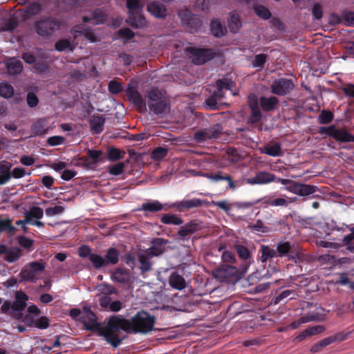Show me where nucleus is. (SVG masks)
<instances>
[{
	"mask_svg": "<svg viewBox=\"0 0 354 354\" xmlns=\"http://www.w3.org/2000/svg\"><path fill=\"white\" fill-rule=\"evenodd\" d=\"M109 91L112 94H118L122 91V86L117 81L111 80L108 85Z\"/></svg>",
	"mask_w": 354,
	"mask_h": 354,
	"instance_id": "052dcab7",
	"label": "nucleus"
},
{
	"mask_svg": "<svg viewBox=\"0 0 354 354\" xmlns=\"http://www.w3.org/2000/svg\"><path fill=\"white\" fill-rule=\"evenodd\" d=\"M260 202H261V198L258 199V200L252 201H239V202H236L234 203V205H235L236 207H237L239 209H248V208H250V207H252V206H254L255 205H257Z\"/></svg>",
	"mask_w": 354,
	"mask_h": 354,
	"instance_id": "13d9d810",
	"label": "nucleus"
},
{
	"mask_svg": "<svg viewBox=\"0 0 354 354\" xmlns=\"http://www.w3.org/2000/svg\"><path fill=\"white\" fill-rule=\"evenodd\" d=\"M111 279L115 282L127 284L131 281L130 271L127 268H117L111 274Z\"/></svg>",
	"mask_w": 354,
	"mask_h": 354,
	"instance_id": "f3484780",
	"label": "nucleus"
},
{
	"mask_svg": "<svg viewBox=\"0 0 354 354\" xmlns=\"http://www.w3.org/2000/svg\"><path fill=\"white\" fill-rule=\"evenodd\" d=\"M169 283L173 288L180 290L186 286L184 277L176 272H172L169 276Z\"/></svg>",
	"mask_w": 354,
	"mask_h": 354,
	"instance_id": "393cba45",
	"label": "nucleus"
},
{
	"mask_svg": "<svg viewBox=\"0 0 354 354\" xmlns=\"http://www.w3.org/2000/svg\"><path fill=\"white\" fill-rule=\"evenodd\" d=\"M254 11L257 16L263 19H268L271 17V13L269 10L263 6H256Z\"/></svg>",
	"mask_w": 354,
	"mask_h": 354,
	"instance_id": "5fc2aeb1",
	"label": "nucleus"
},
{
	"mask_svg": "<svg viewBox=\"0 0 354 354\" xmlns=\"http://www.w3.org/2000/svg\"><path fill=\"white\" fill-rule=\"evenodd\" d=\"M23 256V250L17 246L9 248L7 254L4 257V261L12 263L17 261Z\"/></svg>",
	"mask_w": 354,
	"mask_h": 354,
	"instance_id": "bb28decb",
	"label": "nucleus"
},
{
	"mask_svg": "<svg viewBox=\"0 0 354 354\" xmlns=\"http://www.w3.org/2000/svg\"><path fill=\"white\" fill-rule=\"evenodd\" d=\"M12 164L10 162L3 160L0 162V174L8 176L11 178Z\"/></svg>",
	"mask_w": 354,
	"mask_h": 354,
	"instance_id": "bf43d9fd",
	"label": "nucleus"
},
{
	"mask_svg": "<svg viewBox=\"0 0 354 354\" xmlns=\"http://www.w3.org/2000/svg\"><path fill=\"white\" fill-rule=\"evenodd\" d=\"M126 95L129 100L137 108L140 113L147 111L146 102L135 87L129 86L126 90Z\"/></svg>",
	"mask_w": 354,
	"mask_h": 354,
	"instance_id": "ddd939ff",
	"label": "nucleus"
},
{
	"mask_svg": "<svg viewBox=\"0 0 354 354\" xmlns=\"http://www.w3.org/2000/svg\"><path fill=\"white\" fill-rule=\"evenodd\" d=\"M285 189L290 192L301 196H309L312 194H314L317 190V187L315 185L298 182H296L295 185L292 186L286 187Z\"/></svg>",
	"mask_w": 354,
	"mask_h": 354,
	"instance_id": "4468645a",
	"label": "nucleus"
},
{
	"mask_svg": "<svg viewBox=\"0 0 354 354\" xmlns=\"http://www.w3.org/2000/svg\"><path fill=\"white\" fill-rule=\"evenodd\" d=\"M138 261L140 264V269L142 273H145L151 270V263L145 254H140L138 255Z\"/></svg>",
	"mask_w": 354,
	"mask_h": 354,
	"instance_id": "a19ab883",
	"label": "nucleus"
},
{
	"mask_svg": "<svg viewBox=\"0 0 354 354\" xmlns=\"http://www.w3.org/2000/svg\"><path fill=\"white\" fill-rule=\"evenodd\" d=\"M124 165L123 162H118L109 167V172L111 175L118 176L123 172Z\"/></svg>",
	"mask_w": 354,
	"mask_h": 354,
	"instance_id": "e2e57ef3",
	"label": "nucleus"
},
{
	"mask_svg": "<svg viewBox=\"0 0 354 354\" xmlns=\"http://www.w3.org/2000/svg\"><path fill=\"white\" fill-rule=\"evenodd\" d=\"M236 273V268L232 266H225L217 268L214 272V277L222 281L227 280Z\"/></svg>",
	"mask_w": 354,
	"mask_h": 354,
	"instance_id": "aec40b11",
	"label": "nucleus"
},
{
	"mask_svg": "<svg viewBox=\"0 0 354 354\" xmlns=\"http://www.w3.org/2000/svg\"><path fill=\"white\" fill-rule=\"evenodd\" d=\"M93 254L91 248L88 245H84L79 248L78 254L82 258H88L89 259Z\"/></svg>",
	"mask_w": 354,
	"mask_h": 354,
	"instance_id": "338daca9",
	"label": "nucleus"
},
{
	"mask_svg": "<svg viewBox=\"0 0 354 354\" xmlns=\"http://www.w3.org/2000/svg\"><path fill=\"white\" fill-rule=\"evenodd\" d=\"M201 176L214 183H218L223 180L227 181V180L230 179V175L225 174L221 171H218L216 173L201 172Z\"/></svg>",
	"mask_w": 354,
	"mask_h": 354,
	"instance_id": "cd10ccee",
	"label": "nucleus"
},
{
	"mask_svg": "<svg viewBox=\"0 0 354 354\" xmlns=\"http://www.w3.org/2000/svg\"><path fill=\"white\" fill-rule=\"evenodd\" d=\"M314 320V316H302L298 320L292 322L290 325L289 328L292 329L297 328L301 324L308 323Z\"/></svg>",
	"mask_w": 354,
	"mask_h": 354,
	"instance_id": "6e6d98bb",
	"label": "nucleus"
},
{
	"mask_svg": "<svg viewBox=\"0 0 354 354\" xmlns=\"http://www.w3.org/2000/svg\"><path fill=\"white\" fill-rule=\"evenodd\" d=\"M4 64L10 75H15L20 74L23 70L22 62L16 57H10L6 59Z\"/></svg>",
	"mask_w": 354,
	"mask_h": 354,
	"instance_id": "6ab92c4d",
	"label": "nucleus"
},
{
	"mask_svg": "<svg viewBox=\"0 0 354 354\" xmlns=\"http://www.w3.org/2000/svg\"><path fill=\"white\" fill-rule=\"evenodd\" d=\"M261 199V202L266 207L272 206V207H287L289 204V202L283 198H272L268 196H266Z\"/></svg>",
	"mask_w": 354,
	"mask_h": 354,
	"instance_id": "7c9ffc66",
	"label": "nucleus"
},
{
	"mask_svg": "<svg viewBox=\"0 0 354 354\" xmlns=\"http://www.w3.org/2000/svg\"><path fill=\"white\" fill-rule=\"evenodd\" d=\"M333 113L330 111L323 110L319 115V122L320 124H326L333 120Z\"/></svg>",
	"mask_w": 354,
	"mask_h": 354,
	"instance_id": "8fccbe9b",
	"label": "nucleus"
},
{
	"mask_svg": "<svg viewBox=\"0 0 354 354\" xmlns=\"http://www.w3.org/2000/svg\"><path fill=\"white\" fill-rule=\"evenodd\" d=\"M17 25L18 24L17 21L12 18H10L3 23L1 28L3 31H12L15 28H17Z\"/></svg>",
	"mask_w": 354,
	"mask_h": 354,
	"instance_id": "680f3d73",
	"label": "nucleus"
},
{
	"mask_svg": "<svg viewBox=\"0 0 354 354\" xmlns=\"http://www.w3.org/2000/svg\"><path fill=\"white\" fill-rule=\"evenodd\" d=\"M155 321V317L145 310L138 312L131 319L113 315L109 319L104 333L109 344L113 348H117L124 339L119 336L120 330L127 333L146 334L153 330Z\"/></svg>",
	"mask_w": 354,
	"mask_h": 354,
	"instance_id": "f257e3e1",
	"label": "nucleus"
},
{
	"mask_svg": "<svg viewBox=\"0 0 354 354\" xmlns=\"http://www.w3.org/2000/svg\"><path fill=\"white\" fill-rule=\"evenodd\" d=\"M17 243L28 252H32L34 250V240L28 238L24 235L17 237Z\"/></svg>",
	"mask_w": 354,
	"mask_h": 354,
	"instance_id": "4c0bfd02",
	"label": "nucleus"
},
{
	"mask_svg": "<svg viewBox=\"0 0 354 354\" xmlns=\"http://www.w3.org/2000/svg\"><path fill=\"white\" fill-rule=\"evenodd\" d=\"M65 138L60 136H54L49 137L47 140V144L49 146H58L64 143Z\"/></svg>",
	"mask_w": 354,
	"mask_h": 354,
	"instance_id": "0e129e2a",
	"label": "nucleus"
},
{
	"mask_svg": "<svg viewBox=\"0 0 354 354\" xmlns=\"http://www.w3.org/2000/svg\"><path fill=\"white\" fill-rule=\"evenodd\" d=\"M210 31L216 37H221L226 33L227 29L218 20L212 19L210 23Z\"/></svg>",
	"mask_w": 354,
	"mask_h": 354,
	"instance_id": "c85d7f7f",
	"label": "nucleus"
},
{
	"mask_svg": "<svg viewBox=\"0 0 354 354\" xmlns=\"http://www.w3.org/2000/svg\"><path fill=\"white\" fill-rule=\"evenodd\" d=\"M241 24L238 17H235L234 15L231 17V20L229 24V28L231 32H236L239 28L241 27Z\"/></svg>",
	"mask_w": 354,
	"mask_h": 354,
	"instance_id": "774afa93",
	"label": "nucleus"
},
{
	"mask_svg": "<svg viewBox=\"0 0 354 354\" xmlns=\"http://www.w3.org/2000/svg\"><path fill=\"white\" fill-rule=\"evenodd\" d=\"M89 261L92 263V265L94 267V268L97 270H99L106 266L104 257L96 253H93L91 256Z\"/></svg>",
	"mask_w": 354,
	"mask_h": 354,
	"instance_id": "de8ad7c7",
	"label": "nucleus"
},
{
	"mask_svg": "<svg viewBox=\"0 0 354 354\" xmlns=\"http://www.w3.org/2000/svg\"><path fill=\"white\" fill-rule=\"evenodd\" d=\"M234 248L239 257L242 260L248 261L251 259V253L246 246L241 243H235Z\"/></svg>",
	"mask_w": 354,
	"mask_h": 354,
	"instance_id": "c9c22d12",
	"label": "nucleus"
},
{
	"mask_svg": "<svg viewBox=\"0 0 354 354\" xmlns=\"http://www.w3.org/2000/svg\"><path fill=\"white\" fill-rule=\"evenodd\" d=\"M163 209V205L158 201L145 203L142 205L140 210L151 213L158 212Z\"/></svg>",
	"mask_w": 354,
	"mask_h": 354,
	"instance_id": "2f4dec72",
	"label": "nucleus"
},
{
	"mask_svg": "<svg viewBox=\"0 0 354 354\" xmlns=\"http://www.w3.org/2000/svg\"><path fill=\"white\" fill-rule=\"evenodd\" d=\"M279 103L277 97L262 96L259 98V104L264 111L268 112L274 110Z\"/></svg>",
	"mask_w": 354,
	"mask_h": 354,
	"instance_id": "b1692460",
	"label": "nucleus"
},
{
	"mask_svg": "<svg viewBox=\"0 0 354 354\" xmlns=\"http://www.w3.org/2000/svg\"><path fill=\"white\" fill-rule=\"evenodd\" d=\"M127 23L133 28H140L145 26V18L140 13L131 12L126 20Z\"/></svg>",
	"mask_w": 354,
	"mask_h": 354,
	"instance_id": "412c9836",
	"label": "nucleus"
},
{
	"mask_svg": "<svg viewBox=\"0 0 354 354\" xmlns=\"http://www.w3.org/2000/svg\"><path fill=\"white\" fill-rule=\"evenodd\" d=\"M293 290H285L280 292L279 295L274 296L271 301L272 304L277 305L279 304L281 301H283L284 299L289 297L291 294H292Z\"/></svg>",
	"mask_w": 354,
	"mask_h": 354,
	"instance_id": "864d4df0",
	"label": "nucleus"
},
{
	"mask_svg": "<svg viewBox=\"0 0 354 354\" xmlns=\"http://www.w3.org/2000/svg\"><path fill=\"white\" fill-rule=\"evenodd\" d=\"M46 268V263L43 260L32 261L22 268L20 273L19 283L30 281L35 283L38 279L39 274L41 273Z\"/></svg>",
	"mask_w": 354,
	"mask_h": 354,
	"instance_id": "20e7f679",
	"label": "nucleus"
},
{
	"mask_svg": "<svg viewBox=\"0 0 354 354\" xmlns=\"http://www.w3.org/2000/svg\"><path fill=\"white\" fill-rule=\"evenodd\" d=\"M147 104L153 113L160 118L170 111V102L162 92L157 88H152L147 93Z\"/></svg>",
	"mask_w": 354,
	"mask_h": 354,
	"instance_id": "7ed1b4c3",
	"label": "nucleus"
},
{
	"mask_svg": "<svg viewBox=\"0 0 354 354\" xmlns=\"http://www.w3.org/2000/svg\"><path fill=\"white\" fill-rule=\"evenodd\" d=\"M147 10L152 15L157 18H165L167 15L165 6L156 1L149 3L147 6Z\"/></svg>",
	"mask_w": 354,
	"mask_h": 354,
	"instance_id": "4be33fe9",
	"label": "nucleus"
},
{
	"mask_svg": "<svg viewBox=\"0 0 354 354\" xmlns=\"http://www.w3.org/2000/svg\"><path fill=\"white\" fill-rule=\"evenodd\" d=\"M165 243L164 239L161 238L155 239L153 245L146 250L147 256L157 257L163 252L162 245Z\"/></svg>",
	"mask_w": 354,
	"mask_h": 354,
	"instance_id": "a878e982",
	"label": "nucleus"
},
{
	"mask_svg": "<svg viewBox=\"0 0 354 354\" xmlns=\"http://www.w3.org/2000/svg\"><path fill=\"white\" fill-rule=\"evenodd\" d=\"M167 154L168 149L167 148L158 147L153 150L151 157L154 160H160L165 158Z\"/></svg>",
	"mask_w": 354,
	"mask_h": 354,
	"instance_id": "09e8293b",
	"label": "nucleus"
},
{
	"mask_svg": "<svg viewBox=\"0 0 354 354\" xmlns=\"http://www.w3.org/2000/svg\"><path fill=\"white\" fill-rule=\"evenodd\" d=\"M120 253L115 248H110L106 250L104 255L106 266L108 265H115L119 262Z\"/></svg>",
	"mask_w": 354,
	"mask_h": 354,
	"instance_id": "c756f323",
	"label": "nucleus"
},
{
	"mask_svg": "<svg viewBox=\"0 0 354 354\" xmlns=\"http://www.w3.org/2000/svg\"><path fill=\"white\" fill-rule=\"evenodd\" d=\"M60 27V22L53 17L41 19L36 22L35 28L38 35L42 37L50 35L55 29Z\"/></svg>",
	"mask_w": 354,
	"mask_h": 354,
	"instance_id": "6e6552de",
	"label": "nucleus"
},
{
	"mask_svg": "<svg viewBox=\"0 0 354 354\" xmlns=\"http://www.w3.org/2000/svg\"><path fill=\"white\" fill-rule=\"evenodd\" d=\"M207 204V202L206 200L194 198L192 199L176 201L171 204L169 207L171 208L176 209L178 212H183L189 210L192 208L202 207Z\"/></svg>",
	"mask_w": 354,
	"mask_h": 354,
	"instance_id": "9b49d317",
	"label": "nucleus"
},
{
	"mask_svg": "<svg viewBox=\"0 0 354 354\" xmlns=\"http://www.w3.org/2000/svg\"><path fill=\"white\" fill-rule=\"evenodd\" d=\"M105 118L100 115H92L90 118L91 130L93 133H100L104 129Z\"/></svg>",
	"mask_w": 354,
	"mask_h": 354,
	"instance_id": "5701e85b",
	"label": "nucleus"
},
{
	"mask_svg": "<svg viewBox=\"0 0 354 354\" xmlns=\"http://www.w3.org/2000/svg\"><path fill=\"white\" fill-rule=\"evenodd\" d=\"M248 227L257 232L267 233L269 232V227L264 225L263 222L260 219H258L254 223H250Z\"/></svg>",
	"mask_w": 354,
	"mask_h": 354,
	"instance_id": "49530a36",
	"label": "nucleus"
},
{
	"mask_svg": "<svg viewBox=\"0 0 354 354\" xmlns=\"http://www.w3.org/2000/svg\"><path fill=\"white\" fill-rule=\"evenodd\" d=\"M16 231V227L12 225V221L8 218H2L0 216V234L3 232L13 233Z\"/></svg>",
	"mask_w": 354,
	"mask_h": 354,
	"instance_id": "ea45409f",
	"label": "nucleus"
},
{
	"mask_svg": "<svg viewBox=\"0 0 354 354\" xmlns=\"http://www.w3.org/2000/svg\"><path fill=\"white\" fill-rule=\"evenodd\" d=\"M87 155L89 158L92 160V164H96L99 162H102L101 157L102 156V151L101 150H94L88 149L87 151Z\"/></svg>",
	"mask_w": 354,
	"mask_h": 354,
	"instance_id": "3c124183",
	"label": "nucleus"
},
{
	"mask_svg": "<svg viewBox=\"0 0 354 354\" xmlns=\"http://www.w3.org/2000/svg\"><path fill=\"white\" fill-rule=\"evenodd\" d=\"M99 290L101 293L106 296H109L111 294H116L118 292L117 289L113 286L106 283H103L100 285Z\"/></svg>",
	"mask_w": 354,
	"mask_h": 354,
	"instance_id": "603ef678",
	"label": "nucleus"
},
{
	"mask_svg": "<svg viewBox=\"0 0 354 354\" xmlns=\"http://www.w3.org/2000/svg\"><path fill=\"white\" fill-rule=\"evenodd\" d=\"M276 176L272 173L261 171L256 174L254 177L245 179L249 185H263L274 182Z\"/></svg>",
	"mask_w": 354,
	"mask_h": 354,
	"instance_id": "dca6fc26",
	"label": "nucleus"
},
{
	"mask_svg": "<svg viewBox=\"0 0 354 354\" xmlns=\"http://www.w3.org/2000/svg\"><path fill=\"white\" fill-rule=\"evenodd\" d=\"M64 211V208L60 205H55L53 207H47L45 210L48 216H53L56 214H62Z\"/></svg>",
	"mask_w": 354,
	"mask_h": 354,
	"instance_id": "69168bd1",
	"label": "nucleus"
},
{
	"mask_svg": "<svg viewBox=\"0 0 354 354\" xmlns=\"http://www.w3.org/2000/svg\"><path fill=\"white\" fill-rule=\"evenodd\" d=\"M261 152L272 157L280 156L282 155L281 144L275 142L273 145L265 146Z\"/></svg>",
	"mask_w": 354,
	"mask_h": 354,
	"instance_id": "473e14b6",
	"label": "nucleus"
},
{
	"mask_svg": "<svg viewBox=\"0 0 354 354\" xmlns=\"http://www.w3.org/2000/svg\"><path fill=\"white\" fill-rule=\"evenodd\" d=\"M223 134V127L217 123L208 128L198 131L194 134V139L197 142H202L210 139L219 138Z\"/></svg>",
	"mask_w": 354,
	"mask_h": 354,
	"instance_id": "0eeeda50",
	"label": "nucleus"
},
{
	"mask_svg": "<svg viewBox=\"0 0 354 354\" xmlns=\"http://www.w3.org/2000/svg\"><path fill=\"white\" fill-rule=\"evenodd\" d=\"M275 250L277 253V257H283L290 252V243L288 241L280 242L277 244V249Z\"/></svg>",
	"mask_w": 354,
	"mask_h": 354,
	"instance_id": "37998d69",
	"label": "nucleus"
},
{
	"mask_svg": "<svg viewBox=\"0 0 354 354\" xmlns=\"http://www.w3.org/2000/svg\"><path fill=\"white\" fill-rule=\"evenodd\" d=\"M262 113L260 109H250V113L248 118L247 123L249 124H254L259 122L262 119Z\"/></svg>",
	"mask_w": 354,
	"mask_h": 354,
	"instance_id": "79ce46f5",
	"label": "nucleus"
},
{
	"mask_svg": "<svg viewBox=\"0 0 354 354\" xmlns=\"http://www.w3.org/2000/svg\"><path fill=\"white\" fill-rule=\"evenodd\" d=\"M161 223L165 225H180L183 223V220L180 217L170 214H163L160 218Z\"/></svg>",
	"mask_w": 354,
	"mask_h": 354,
	"instance_id": "72a5a7b5",
	"label": "nucleus"
},
{
	"mask_svg": "<svg viewBox=\"0 0 354 354\" xmlns=\"http://www.w3.org/2000/svg\"><path fill=\"white\" fill-rule=\"evenodd\" d=\"M28 295L22 290H17L15 295V301L11 302L6 300L1 306V312L8 314L17 320H21L23 317V311L27 307Z\"/></svg>",
	"mask_w": 354,
	"mask_h": 354,
	"instance_id": "f03ea898",
	"label": "nucleus"
},
{
	"mask_svg": "<svg viewBox=\"0 0 354 354\" xmlns=\"http://www.w3.org/2000/svg\"><path fill=\"white\" fill-rule=\"evenodd\" d=\"M275 257H277V253L274 249L266 245H261L259 250V259L262 263L270 262Z\"/></svg>",
	"mask_w": 354,
	"mask_h": 354,
	"instance_id": "a211bd4d",
	"label": "nucleus"
},
{
	"mask_svg": "<svg viewBox=\"0 0 354 354\" xmlns=\"http://www.w3.org/2000/svg\"><path fill=\"white\" fill-rule=\"evenodd\" d=\"M85 310L86 311V317L88 320L82 321L84 328L90 331H98L100 335L103 336L105 338L106 341L108 343H109V341L108 340L106 335L104 333L105 328L109 325V322H107L106 326L101 327L100 325L96 321L97 317L95 313L89 308H85Z\"/></svg>",
	"mask_w": 354,
	"mask_h": 354,
	"instance_id": "1a4fd4ad",
	"label": "nucleus"
},
{
	"mask_svg": "<svg viewBox=\"0 0 354 354\" xmlns=\"http://www.w3.org/2000/svg\"><path fill=\"white\" fill-rule=\"evenodd\" d=\"M232 84V82L230 80L219 79L216 82V88L215 90L225 95L224 90H230Z\"/></svg>",
	"mask_w": 354,
	"mask_h": 354,
	"instance_id": "c03bdc74",
	"label": "nucleus"
},
{
	"mask_svg": "<svg viewBox=\"0 0 354 354\" xmlns=\"http://www.w3.org/2000/svg\"><path fill=\"white\" fill-rule=\"evenodd\" d=\"M44 216L43 209L37 206L32 207L29 212L25 213L26 221H30L32 218L41 219Z\"/></svg>",
	"mask_w": 354,
	"mask_h": 354,
	"instance_id": "e433bc0d",
	"label": "nucleus"
},
{
	"mask_svg": "<svg viewBox=\"0 0 354 354\" xmlns=\"http://www.w3.org/2000/svg\"><path fill=\"white\" fill-rule=\"evenodd\" d=\"M319 132L325 133L337 142H354V136L344 129H337L335 126L321 127Z\"/></svg>",
	"mask_w": 354,
	"mask_h": 354,
	"instance_id": "423d86ee",
	"label": "nucleus"
},
{
	"mask_svg": "<svg viewBox=\"0 0 354 354\" xmlns=\"http://www.w3.org/2000/svg\"><path fill=\"white\" fill-rule=\"evenodd\" d=\"M224 97V94L221 93L220 91L209 90L205 100L206 109L208 110H218Z\"/></svg>",
	"mask_w": 354,
	"mask_h": 354,
	"instance_id": "2eb2a0df",
	"label": "nucleus"
},
{
	"mask_svg": "<svg viewBox=\"0 0 354 354\" xmlns=\"http://www.w3.org/2000/svg\"><path fill=\"white\" fill-rule=\"evenodd\" d=\"M106 158L110 161H117L123 158L120 149L115 147H109L107 151Z\"/></svg>",
	"mask_w": 354,
	"mask_h": 354,
	"instance_id": "a18cd8bd",
	"label": "nucleus"
},
{
	"mask_svg": "<svg viewBox=\"0 0 354 354\" xmlns=\"http://www.w3.org/2000/svg\"><path fill=\"white\" fill-rule=\"evenodd\" d=\"M203 229L202 223L196 220H192L184 225L181 226L177 232L180 240L187 241L189 236Z\"/></svg>",
	"mask_w": 354,
	"mask_h": 354,
	"instance_id": "f8f14e48",
	"label": "nucleus"
},
{
	"mask_svg": "<svg viewBox=\"0 0 354 354\" xmlns=\"http://www.w3.org/2000/svg\"><path fill=\"white\" fill-rule=\"evenodd\" d=\"M31 131L34 136H41L47 133L48 128L46 127L45 122L40 119L32 124Z\"/></svg>",
	"mask_w": 354,
	"mask_h": 354,
	"instance_id": "f704fd0d",
	"label": "nucleus"
},
{
	"mask_svg": "<svg viewBox=\"0 0 354 354\" xmlns=\"http://www.w3.org/2000/svg\"><path fill=\"white\" fill-rule=\"evenodd\" d=\"M294 87L295 84L292 80L287 78H280L274 80L271 85V91L275 95L283 96L292 91Z\"/></svg>",
	"mask_w": 354,
	"mask_h": 354,
	"instance_id": "9d476101",
	"label": "nucleus"
},
{
	"mask_svg": "<svg viewBox=\"0 0 354 354\" xmlns=\"http://www.w3.org/2000/svg\"><path fill=\"white\" fill-rule=\"evenodd\" d=\"M26 102L28 107L35 108L39 104V100L35 93L28 92L26 95Z\"/></svg>",
	"mask_w": 354,
	"mask_h": 354,
	"instance_id": "4d7b16f0",
	"label": "nucleus"
},
{
	"mask_svg": "<svg viewBox=\"0 0 354 354\" xmlns=\"http://www.w3.org/2000/svg\"><path fill=\"white\" fill-rule=\"evenodd\" d=\"M14 95L13 86L7 82L0 83V95L3 98H10Z\"/></svg>",
	"mask_w": 354,
	"mask_h": 354,
	"instance_id": "58836bf2",
	"label": "nucleus"
},
{
	"mask_svg": "<svg viewBox=\"0 0 354 354\" xmlns=\"http://www.w3.org/2000/svg\"><path fill=\"white\" fill-rule=\"evenodd\" d=\"M185 51L196 65H202L215 57V53L211 48L187 47Z\"/></svg>",
	"mask_w": 354,
	"mask_h": 354,
	"instance_id": "39448f33",
	"label": "nucleus"
}]
</instances>
